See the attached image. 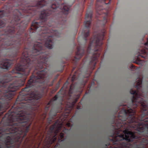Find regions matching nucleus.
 Segmentation results:
<instances>
[{
	"mask_svg": "<svg viewBox=\"0 0 148 148\" xmlns=\"http://www.w3.org/2000/svg\"><path fill=\"white\" fill-rule=\"evenodd\" d=\"M110 148H148V139H109Z\"/></svg>",
	"mask_w": 148,
	"mask_h": 148,
	"instance_id": "nucleus-1",
	"label": "nucleus"
},
{
	"mask_svg": "<svg viewBox=\"0 0 148 148\" xmlns=\"http://www.w3.org/2000/svg\"><path fill=\"white\" fill-rule=\"evenodd\" d=\"M105 32V29H103L101 32L94 35L92 39H91L90 45L87 48V52L89 53L91 47L93 46L94 47V49H93L94 53L92 56L90 61V64L92 66V70L94 69L95 64L97 61V58L99 57L100 53L101 52L102 49L101 47L102 45V41L104 39Z\"/></svg>",
	"mask_w": 148,
	"mask_h": 148,
	"instance_id": "nucleus-2",
	"label": "nucleus"
},
{
	"mask_svg": "<svg viewBox=\"0 0 148 148\" xmlns=\"http://www.w3.org/2000/svg\"><path fill=\"white\" fill-rule=\"evenodd\" d=\"M59 125L58 121H56L54 124L50 127L45 139L44 141L47 145H49L54 143L56 139V138L55 136H56L60 129L61 126H58Z\"/></svg>",
	"mask_w": 148,
	"mask_h": 148,
	"instance_id": "nucleus-3",
	"label": "nucleus"
},
{
	"mask_svg": "<svg viewBox=\"0 0 148 148\" xmlns=\"http://www.w3.org/2000/svg\"><path fill=\"white\" fill-rule=\"evenodd\" d=\"M91 16H92V12L90 11H87L85 15V19L86 21L84 22V28H86V32L84 30L82 32V34L84 35V39L85 41H87V37L89 35V28L90 26V23H91Z\"/></svg>",
	"mask_w": 148,
	"mask_h": 148,
	"instance_id": "nucleus-4",
	"label": "nucleus"
},
{
	"mask_svg": "<svg viewBox=\"0 0 148 148\" xmlns=\"http://www.w3.org/2000/svg\"><path fill=\"white\" fill-rule=\"evenodd\" d=\"M68 83H69L67 81L66 82L64 83V84L63 85V87L61 88L60 90V91L57 93V94H56V95H55V96L52 98V99H51L50 101L47 104L46 107H45V113L43 114V119H44L45 117H46V114L47 113V111L49 110V107L50 106H52L53 102L57 99L59 97V94H61V95H62V93L61 92V90H63L64 91V92H65L67 90Z\"/></svg>",
	"mask_w": 148,
	"mask_h": 148,
	"instance_id": "nucleus-5",
	"label": "nucleus"
},
{
	"mask_svg": "<svg viewBox=\"0 0 148 148\" xmlns=\"http://www.w3.org/2000/svg\"><path fill=\"white\" fill-rule=\"evenodd\" d=\"M145 47L142 48L139 52V54L138 56L146 59L148 58V39H147V42L145 44Z\"/></svg>",
	"mask_w": 148,
	"mask_h": 148,
	"instance_id": "nucleus-6",
	"label": "nucleus"
},
{
	"mask_svg": "<svg viewBox=\"0 0 148 148\" xmlns=\"http://www.w3.org/2000/svg\"><path fill=\"white\" fill-rule=\"evenodd\" d=\"M77 51L76 53V56L73 60L75 64H76L78 60L82 58L84 53V49H82L80 46L77 47Z\"/></svg>",
	"mask_w": 148,
	"mask_h": 148,
	"instance_id": "nucleus-7",
	"label": "nucleus"
},
{
	"mask_svg": "<svg viewBox=\"0 0 148 148\" xmlns=\"http://www.w3.org/2000/svg\"><path fill=\"white\" fill-rule=\"evenodd\" d=\"M57 114V112L56 111H53V109L52 108L50 110V112H49V116L50 117L48 119V121L49 123H50L51 121L53 119V117L56 116Z\"/></svg>",
	"mask_w": 148,
	"mask_h": 148,
	"instance_id": "nucleus-8",
	"label": "nucleus"
},
{
	"mask_svg": "<svg viewBox=\"0 0 148 148\" xmlns=\"http://www.w3.org/2000/svg\"><path fill=\"white\" fill-rule=\"evenodd\" d=\"M74 88V85L73 84H71L70 86V88H69V90L68 95L69 97H71L72 96V95L73 94V92Z\"/></svg>",
	"mask_w": 148,
	"mask_h": 148,
	"instance_id": "nucleus-9",
	"label": "nucleus"
},
{
	"mask_svg": "<svg viewBox=\"0 0 148 148\" xmlns=\"http://www.w3.org/2000/svg\"><path fill=\"white\" fill-rule=\"evenodd\" d=\"M107 14L106 13L105 16L104 17L103 19V25H105V24L107 22Z\"/></svg>",
	"mask_w": 148,
	"mask_h": 148,
	"instance_id": "nucleus-10",
	"label": "nucleus"
},
{
	"mask_svg": "<svg viewBox=\"0 0 148 148\" xmlns=\"http://www.w3.org/2000/svg\"><path fill=\"white\" fill-rule=\"evenodd\" d=\"M64 137V134L62 132L60 133V136H59V138L60 139H62Z\"/></svg>",
	"mask_w": 148,
	"mask_h": 148,
	"instance_id": "nucleus-11",
	"label": "nucleus"
},
{
	"mask_svg": "<svg viewBox=\"0 0 148 148\" xmlns=\"http://www.w3.org/2000/svg\"><path fill=\"white\" fill-rule=\"evenodd\" d=\"M138 62H136V63L138 64H142V63H143V62H147V61H144V60H140L138 59Z\"/></svg>",
	"mask_w": 148,
	"mask_h": 148,
	"instance_id": "nucleus-12",
	"label": "nucleus"
},
{
	"mask_svg": "<svg viewBox=\"0 0 148 148\" xmlns=\"http://www.w3.org/2000/svg\"><path fill=\"white\" fill-rule=\"evenodd\" d=\"M130 69L132 70L136 69L135 67L134 66V65H133L132 64H131V65H130Z\"/></svg>",
	"mask_w": 148,
	"mask_h": 148,
	"instance_id": "nucleus-13",
	"label": "nucleus"
},
{
	"mask_svg": "<svg viewBox=\"0 0 148 148\" xmlns=\"http://www.w3.org/2000/svg\"><path fill=\"white\" fill-rule=\"evenodd\" d=\"M75 78H76V76H75V75H73L72 77V81L73 82L74 81V80H75Z\"/></svg>",
	"mask_w": 148,
	"mask_h": 148,
	"instance_id": "nucleus-14",
	"label": "nucleus"
},
{
	"mask_svg": "<svg viewBox=\"0 0 148 148\" xmlns=\"http://www.w3.org/2000/svg\"><path fill=\"white\" fill-rule=\"evenodd\" d=\"M99 1H100V2H104V3H105V4H108V3H110V1H109L108 3H105V1H106V0H99Z\"/></svg>",
	"mask_w": 148,
	"mask_h": 148,
	"instance_id": "nucleus-15",
	"label": "nucleus"
},
{
	"mask_svg": "<svg viewBox=\"0 0 148 148\" xmlns=\"http://www.w3.org/2000/svg\"><path fill=\"white\" fill-rule=\"evenodd\" d=\"M59 76V74H57V75H56V76L55 77V78H54V80H53V81H54L57 78V77Z\"/></svg>",
	"mask_w": 148,
	"mask_h": 148,
	"instance_id": "nucleus-16",
	"label": "nucleus"
},
{
	"mask_svg": "<svg viewBox=\"0 0 148 148\" xmlns=\"http://www.w3.org/2000/svg\"><path fill=\"white\" fill-rule=\"evenodd\" d=\"M110 144H109L108 145H106L105 146L104 148H108V146H109V145H110Z\"/></svg>",
	"mask_w": 148,
	"mask_h": 148,
	"instance_id": "nucleus-17",
	"label": "nucleus"
},
{
	"mask_svg": "<svg viewBox=\"0 0 148 148\" xmlns=\"http://www.w3.org/2000/svg\"><path fill=\"white\" fill-rule=\"evenodd\" d=\"M77 108L78 109H80V107L79 106H77Z\"/></svg>",
	"mask_w": 148,
	"mask_h": 148,
	"instance_id": "nucleus-18",
	"label": "nucleus"
},
{
	"mask_svg": "<svg viewBox=\"0 0 148 148\" xmlns=\"http://www.w3.org/2000/svg\"><path fill=\"white\" fill-rule=\"evenodd\" d=\"M44 136L43 135H41V138H42H42H43V137Z\"/></svg>",
	"mask_w": 148,
	"mask_h": 148,
	"instance_id": "nucleus-19",
	"label": "nucleus"
},
{
	"mask_svg": "<svg viewBox=\"0 0 148 148\" xmlns=\"http://www.w3.org/2000/svg\"><path fill=\"white\" fill-rule=\"evenodd\" d=\"M61 101H62V99H61Z\"/></svg>",
	"mask_w": 148,
	"mask_h": 148,
	"instance_id": "nucleus-20",
	"label": "nucleus"
}]
</instances>
